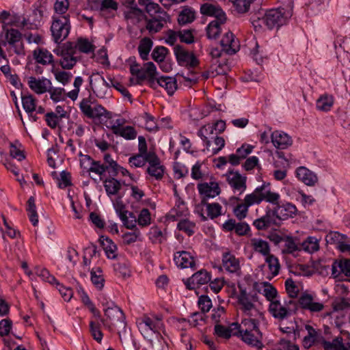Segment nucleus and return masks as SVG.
Here are the masks:
<instances>
[{
	"mask_svg": "<svg viewBox=\"0 0 350 350\" xmlns=\"http://www.w3.org/2000/svg\"><path fill=\"white\" fill-rule=\"evenodd\" d=\"M334 104V98L332 96L324 94L320 96L317 100V109L322 111H328Z\"/></svg>",
	"mask_w": 350,
	"mask_h": 350,
	"instance_id": "f704fd0d",
	"label": "nucleus"
},
{
	"mask_svg": "<svg viewBox=\"0 0 350 350\" xmlns=\"http://www.w3.org/2000/svg\"><path fill=\"white\" fill-rule=\"evenodd\" d=\"M300 245L301 250H303L308 253L315 252L319 249V240L314 237H308Z\"/></svg>",
	"mask_w": 350,
	"mask_h": 350,
	"instance_id": "4c0bfd02",
	"label": "nucleus"
},
{
	"mask_svg": "<svg viewBox=\"0 0 350 350\" xmlns=\"http://www.w3.org/2000/svg\"><path fill=\"white\" fill-rule=\"evenodd\" d=\"M195 18V12L191 9H184L178 15V21L180 25L191 23Z\"/></svg>",
	"mask_w": 350,
	"mask_h": 350,
	"instance_id": "8fccbe9b",
	"label": "nucleus"
},
{
	"mask_svg": "<svg viewBox=\"0 0 350 350\" xmlns=\"http://www.w3.org/2000/svg\"><path fill=\"white\" fill-rule=\"evenodd\" d=\"M75 46V51L77 52V49H79V51L85 53H88L93 51L92 44L87 40L84 39H79L77 44H74Z\"/></svg>",
	"mask_w": 350,
	"mask_h": 350,
	"instance_id": "e2e57ef3",
	"label": "nucleus"
},
{
	"mask_svg": "<svg viewBox=\"0 0 350 350\" xmlns=\"http://www.w3.org/2000/svg\"><path fill=\"white\" fill-rule=\"evenodd\" d=\"M263 295L265 296L267 299L271 302L275 301V300H278L277 295L278 292L271 284L266 282L264 285V289H263Z\"/></svg>",
	"mask_w": 350,
	"mask_h": 350,
	"instance_id": "4d7b16f0",
	"label": "nucleus"
},
{
	"mask_svg": "<svg viewBox=\"0 0 350 350\" xmlns=\"http://www.w3.org/2000/svg\"><path fill=\"white\" fill-rule=\"evenodd\" d=\"M221 206L219 203H207V215L211 219H215L221 214Z\"/></svg>",
	"mask_w": 350,
	"mask_h": 350,
	"instance_id": "13d9d810",
	"label": "nucleus"
},
{
	"mask_svg": "<svg viewBox=\"0 0 350 350\" xmlns=\"http://www.w3.org/2000/svg\"><path fill=\"white\" fill-rule=\"evenodd\" d=\"M296 308V303L290 300L287 306H283L280 301L275 300L269 304V312L276 319L282 321L291 315V312Z\"/></svg>",
	"mask_w": 350,
	"mask_h": 350,
	"instance_id": "39448f33",
	"label": "nucleus"
},
{
	"mask_svg": "<svg viewBox=\"0 0 350 350\" xmlns=\"http://www.w3.org/2000/svg\"><path fill=\"white\" fill-rule=\"evenodd\" d=\"M239 289L237 301L241 312L248 317H262V314L256 306L258 301L257 293L255 291H247L241 286H239Z\"/></svg>",
	"mask_w": 350,
	"mask_h": 350,
	"instance_id": "7ed1b4c3",
	"label": "nucleus"
},
{
	"mask_svg": "<svg viewBox=\"0 0 350 350\" xmlns=\"http://www.w3.org/2000/svg\"><path fill=\"white\" fill-rule=\"evenodd\" d=\"M280 221L275 207L273 209H267L266 214L254 221L253 225L258 230H266L271 225H278Z\"/></svg>",
	"mask_w": 350,
	"mask_h": 350,
	"instance_id": "423d86ee",
	"label": "nucleus"
},
{
	"mask_svg": "<svg viewBox=\"0 0 350 350\" xmlns=\"http://www.w3.org/2000/svg\"><path fill=\"white\" fill-rule=\"evenodd\" d=\"M150 347L148 350H166L167 344L161 334H157L154 339L150 340Z\"/></svg>",
	"mask_w": 350,
	"mask_h": 350,
	"instance_id": "3c124183",
	"label": "nucleus"
},
{
	"mask_svg": "<svg viewBox=\"0 0 350 350\" xmlns=\"http://www.w3.org/2000/svg\"><path fill=\"white\" fill-rule=\"evenodd\" d=\"M273 204L276 205L275 208L280 220H284L288 217H293L297 214V207L290 202L280 204L278 199L277 202Z\"/></svg>",
	"mask_w": 350,
	"mask_h": 350,
	"instance_id": "6ab92c4d",
	"label": "nucleus"
},
{
	"mask_svg": "<svg viewBox=\"0 0 350 350\" xmlns=\"http://www.w3.org/2000/svg\"><path fill=\"white\" fill-rule=\"evenodd\" d=\"M28 85L31 90L38 94L45 93L51 85V81L46 79H36L34 77L28 78Z\"/></svg>",
	"mask_w": 350,
	"mask_h": 350,
	"instance_id": "4be33fe9",
	"label": "nucleus"
},
{
	"mask_svg": "<svg viewBox=\"0 0 350 350\" xmlns=\"http://www.w3.org/2000/svg\"><path fill=\"white\" fill-rule=\"evenodd\" d=\"M271 138L273 146L278 149H286L293 144L291 137L282 131L273 132Z\"/></svg>",
	"mask_w": 350,
	"mask_h": 350,
	"instance_id": "f3484780",
	"label": "nucleus"
},
{
	"mask_svg": "<svg viewBox=\"0 0 350 350\" xmlns=\"http://www.w3.org/2000/svg\"><path fill=\"white\" fill-rule=\"evenodd\" d=\"M80 162L82 167L88 168L89 172L98 175L100 180L107 170L105 165L101 163L100 161L93 160L89 155H83Z\"/></svg>",
	"mask_w": 350,
	"mask_h": 350,
	"instance_id": "9d476101",
	"label": "nucleus"
},
{
	"mask_svg": "<svg viewBox=\"0 0 350 350\" xmlns=\"http://www.w3.org/2000/svg\"><path fill=\"white\" fill-rule=\"evenodd\" d=\"M169 19V16L165 12H159V14L152 16L147 20L146 29L151 33H155L161 30Z\"/></svg>",
	"mask_w": 350,
	"mask_h": 350,
	"instance_id": "4468645a",
	"label": "nucleus"
},
{
	"mask_svg": "<svg viewBox=\"0 0 350 350\" xmlns=\"http://www.w3.org/2000/svg\"><path fill=\"white\" fill-rule=\"evenodd\" d=\"M137 222L141 226H147L150 224V213L148 208H143L139 215Z\"/></svg>",
	"mask_w": 350,
	"mask_h": 350,
	"instance_id": "69168bd1",
	"label": "nucleus"
},
{
	"mask_svg": "<svg viewBox=\"0 0 350 350\" xmlns=\"http://www.w3.org/2000/svg\"><path fill=\"white\" fill-rule=\"evenodd\" d=\"M214 126L208 124L202 126L198 132V135L206 143L209 140L211 135H214Z\"/></svg>",
	"mask_w": 350,
	"mask_h": 350,
	"instance_id": "6e6d98bb",
	"label": "nucleus"
},
{
	"mask_svg": "<svg viewBox=\"0 0 350 350\" xmlns=\"http://www.w3.org/2000/svg\"><path fill=\"white\" fill-rule=\"evenodd\" d=\"M21 99L23 109L27 113H31L36 111V100L32 95L22 96Z\"/></svg>",
	"mask_w": 350,
	"mask_h": 350,
	"instance_id": "a19ab883",
	"label": "nucleus"
},
{
	"mask_svg": "<svg viewBox=\"0 0 350 350\" xmlns=\"http://www.w3.org/2000/svg\"><path fill=\"white\" fill-rule=\"evenodd\" d=\"M152 41L148 38L142 39L138 46V51L143 59H147L148 54L152 46Z\"/></svg>",
	"mask_w": 350,
	"mask_h": 350,
	"instance_id": "79ce46f5",
	"label": "nucleus"
},
{
	"mask_svg": "<svg viewBox=\"0 0 350 350\" xmlns=\"http://www.w3.org/2000/svg\"><path fill=\"white\" fill-rule=\"evenodd\" d=\"M113 268L114 271L124 278L131 275L129 267L126 262H118L114 265Z\"/></svg>",
	"mask_w": 350,
	"mask_h": 350,
	"instance_id": "680f3d73",
	"label": "nucleus"
},
{
	"mask_svg": "<svg viewBox=\"0 0 350 350\" xmlns=\"http://www.w3.org/2000/svg\"><path fill=\"white\" fill-rule=\"evenodd\" d=\"M278 199L280 195L278 193L271 192L267 186L263 185L257 187L252 193L246 195L243 202L234 206L233 213L238 219L242 220L246 217L250 206L260 204L262 200L275 204Z\"/></svg>",
	"mask_w": 350,
	"mask_h": 350,
	"instance_id": "f257e3e1",
	"label": "nucleus"
},
{
	"mask_svg": "<svg viewBox=\"0 0 350 350\" xmlns=\"http://www.w3.org/2000/svg\"><path fill=\"white\" fill-rule=\"evenodd\" d=\"M137 326L142 332L150 330L156 333L163 329V323L162 319L158 316L153 318L145 316L137 322Z\"/></svg>",
	"mask_w": 350,
	"mask_h": 350,
	"instance_id": "6e6552de",
	"label": "nucleus"
},
{
	"mask_svg": "<svg viewBox=\"0 0 350 350\" xmlns=\"http://www.w3.org/2000/svg\"><path fill=\"white\" fill-rule=\"evenodd\" d=\"M299 306L305 310L309 311L311 314L321 312L324 309L323 303L316 301L310 294L303 293L298 299Z\"/></svg>",
	"mask_w": 350,
	"mask_h": 350,
	"instance_id": "0eeeda50",
	"label": "nucleus"
},
{
	"mask_svg": "<svg viewBox=\"0 0 350 350\" xmlns=\"http://www.w3.org/2000/svg\"><path fill=\"white\" fill-rule=\"evenodd\" d=\"M346 239V236L338 232H330L325 237V240L329 244H336L339 245L342 241Z\"/></svg>",
	"mask_w": 350,
	"mask_h": 350,
	"instance_id": "5fc2aeb1",
	"label": "nucleus"
},
{
	"mask_svg": "<svg viewBox=\"0 0 350 350\" xmlns=\"http://www.w3.org/2000/svg\"><path fill=\"white\" fill-rule=\"evenodd\" d=\"M213 141L206 140V147L208 151L213 154H217L225 146V140L221 137H213Z\"/></svg>",
	"mask_w": 350,
	"mask_h": 350,
	"instance_id": "c756f323",
	"label": "nucleus"
},
{
	"mask_svg": "<svg viewBox=\"0 0 350 350\" xmlns=\"http://www.w3.org/2000/svg\"><path fill=\"white\" fill-rule=\"evenodd\" d=\"M220 44L221 51L228 55H233L239 49V43L234 40V36L232 32L226 33L222 38Z\"/></svg>",
	"mask_w": 350,
	"mask_h": 350,
	"instance_id": "dca6fc26",
	"label": "nucleus"
},
{
	"mask_svg": "<svg viewBox=\"0 0 350 350\" xmlns=\"http://www.w3.org/2000/svg\"><path fill=\"white\" fill-rule=\"evenodd\" d=\"M251 246L252 249L262 256H267L270 255V247L267 241L258 238L251 239Z\"/></svg>",
	"mask_w": 350,
	"mask_h": 350,
	"instance_id": "cd10ccee",
	"label": "nucleus"
},
{
	"mask_svg": "<svg viewBox=\"0 0 350 350\" xmlns=\"http://www.w3.org/2000/svg\"><path fill=\"white\" fill-rule=\"evenodd\" d=\"M102 271L100 268H96V270L91 271V281L93 284L98 288L102 289L104 286L105 280L101 274Z\"/></svg>",
	"mask_w": 350,
	"mask_h": 350,
	"instance_id": "a18cd8bd",
	"label": "nucleus"
},
{
	"mask_svg": "<svg viewBox=\"0 0 350 350\" xmlns=\"http://www.w3.org/2000/svg\"><path fill=\"white\" fill-rule=\"evenodd\" d=\"M227 176V181L234 191L241 194L246 189V177L241 176L239 172H229Z\"/></svg>",
	"mask_w": 350,
	"mask_h": 350,
	"instance_id": "2eb2a0df",
	"label": "nucleus"
},
{
	"mask_svg": "<svg viewBox=\"0 0 350 350\" xmlns=\"http://www.w3.org/2000/svg\"><path fill=\"white\" fill-rule=\"evenodd\" d=\"M75 46H72L71 50L64 53V55L59 60V64L64 69H71L77 64L78 57L76 55Z\"/></svg>",
	"mask_w": 350,
	"mask_h": 350,
	"instance_id": "393cba45",
	"label": "nucleus"
},
{
	"mask_svg": "<svg viewBox=\"0 0 350 350\" xmlns=\"http://www.w3.org/2000/svg\"><path fill=\"white\" fill-rule=\"evenodd\" d=\"M71 29L70 15H53L51 25L53 40L57 44L61 43L68 36Z\"/></svg>",
	"mask_w": 350,
	"mask_h": 350,
	"instance_id": "20e7f679",
	"label": "nucleus"
},
{
	"mask_svg": "<svg viewBox=\"0 0 350 350\" xmlns=\"http://www.w3.org/2000/svg\"><path fill=\"white\" fill-rule=\"evenodd\" d=\"M130 72L133 76H135L136 83L140 85L146 79V73L144 68V66L140 68L139 65L133 62L130 66Z\"/></svg>",
	"mask_w": 350,
	"mask_h": 350,
	"instance_id": "72a5a7b5",
	"label": "nucleus"
},
{
	"mask_svg": "<svg viewBox=\"0 0 350 350\" xmlns=\"http://www.w3.org/2000/svg\"><path fill=\"white\" fill-rule=\"evenodd\" d=\"M222 266L229 273H237L240 270V262L233 254L224 252L222 255Z\"/></svg>",
	"mask_w": 350,
	"mask_h": 350,
	"instance_id": "aec40b11",
	"label": "nucleus"
},
{
	"mask_svg": "<svg viewBox=\"0 0 350 350\" xmlns=\"http://www.w3.org/2000/svg\"><path fill=\"white\" fill-rule=\"evenodd\" d=\"M113 133L116 135H120L127 140L135 139L137 132L133 126H127L123 128L114 127Z\"/></svg>",
	"mask_w": 350,
	"mask_h": 350,
	"instance_id": "2f4dec72",
	"label": "nucleus"
},
{
	"mask_svg": "<svg viewBox=\"0 0 350 350\" xmlns=\"http://www.w3.org/2000/svg\"><path fill=\"white\" fill-rule=\"evenodd\" d=\"M144 68L146 72V79L149 85L153 89H157L160 86V77H158L156 66L152 62L144 64Z\"/></svg>",
	"mask_w": 350,
	"mask_h": 350,
	"instance_id": "a211bd4d",
	"label": "nucleus"
},
{
	"mask_svg": "<svg viewBox=\"0 0 350 350\" xmlns=\"http://www.w3.org/2000/svg\"><path fill=\"white\" fill-rule=\"evenodd\" d=\"M198 189L203 196L202 203L206 204L208 198H214L220 193V188L216 182L203 183L198 185Z\"/></svg>",
	"mask_w": 350,
	"mask_h": 350,
	"instance_id": "ddd939ff",
	"label": "nucleus"
},
{
	"mask_svg": "<svg viewBox=\"0 0 350 350\" xmlns=\"http://www.w3.org/2000/svg\"><path fill=\"white\" fill-rule=\"evenodd\" d=\"M167 53V48L164 46H157L154 49L151 55L155 62L161 63L164 61Z\"/></svg>",
	"mask_w": 350,
	"mask_h": 350,
	"instance_id": "bf43d9fd",
	"label": "nucleus"
},
{
	"mask_svg": "<svg viewBox=\"0 0 350 350\" xmlns=\"http://www.w3.org/2000/svg\"><path fill=\"white\" fill-rule=\"evenodd\" d=\"M147 172L151 176L159 180L162 178L164 174V167L161 164V162H157L154 164L149 165Z\"/></svg>",
	"mask_w": 350,
	"mask_h": 350,
	"instance_id": "c03bdc74",
	"label": "nucleus"
},
{
	"mask_svg": "<svg viewBox=\"0 0 350 350\" xmlns=\"http://www.w3.org/2000/svg\"><path fill=\"white\" fill-rule=\"evenodd\" d=\"M27 211L28 212V216L29 220L32 223L33 226H36L38 224V216L36 211V206L35 204V198L33 196H31L28 201L27 205Z\"/></svg>",
	"mask_w": 350,
	"mask_h": 350,
	"instance_id": "58836bf2",
	"label": "nucleus"
},
{
	"mask_svg": "<svg viewBox=\"0 0 350 350\" xmlns=\"http://www.w3.org/2000/svg\"><path fill=\"white\" fill-rule=\"evenodd\" d=\"M104 187L108 196H114L118 194L122 188L121 183L113 176L106 178L104 181Z\"/></svg>",
	"mask_w": 350,
	"mask_h": 350,
	"instance_id": "c85d7f7f",
	"label": "nucleus"
},
{
	"mask_svg": "<svg viewBox=\"0 0 350 350\" xmlns=\"http://www.w3.org/2000/svg\"><path fill=\"white\" fill-rule=\"evenodd\" d=\"M90 331L94 339L98 342H100L103 339V334L100 329V325L98 323L96 324L94 321H90Z\"/></svg>",
	"mask_w": 350,
	"mask_h": 350,
	"instance_id": "774afa93",
	"label": "nucleus"
},
{
	"mask_svg": "<svg viewBox=\"0 0 350 350\" xmlns=\"http://www.w3.org/2000/svg\"><path fill=\"white\" fill-rule=\"evenodd\" d=\"M211 281V274L206 270L202 269L191 275L185 282V284L189 290L195 289L201 285L207 284Z\"/></svg>",
	"mask_w": 350,
	"mask_h": 350,
	"instance_id": "9b49d317",
	"label": "nucleus"
},
{
	"mask_svg": "<svg viewBox=\"0 0 350 350\" xmlns=\"http://www.w3.org/2000/svg\"><path fill=\"white\" fill-rule=\"evenodd\" d=\"M141 233L137 228H135L132 232H126L122 235L123 241L126 245H130L136 242L140 237Z\"/></svg>",
	"mask_w": 350,
	"mask_h": 350,
	"instance_id": "338daca9",
	"label": "nucleus"
},
{
	"mask_svg": "<svg viewBox=\"0 0 350 350\" xmlns=\"http://www.w3.org/2000/svg\"><path fill=\"white\" fill-rule=\"evenodd\" d=\"M284 247L282 252L285 254H293L295 252L301 250V245L297 242V239L292 237H284Z\"/></svg>",
	"mask_w": 350,
	"mask_h": 350,
	"instance_id": "473e14b6",
	"label": "nucleus"
},
{
	"mask_svg": "<svg viewBox=\"0 0 350 350\" xmlns=\"http://www.w3.org/2000/svg\"><path fill=\"white\" fill-rule=\"evenodd\" d=\"M90 99H83L79 105V107L82 113L89 118H91L94 115L92 113L94 106H92Z\"/></svg>",
	"mask_w": 350,
	"mask_h": 350,
	"instance_id": "052dcab7",
	"label": "nucleus"
},
{
	"mask_svg": "<svg viewBox=\"0 0 350 350\" xmlns=\"http://www.w3.org/2000/svg\"><path fill=\"white\" fill-rule=\"evenodd\" d=\"M242 320L241 325L245 327L248 331L251 332L252 330L256 331L258 334L261 335V332L258 328L259 321L258 317H249Z\"/></svg>",
	"mask_w": 350,
	"mask_h": 350,
	"instance_id": "de8ad7c7",
	"label": "nucleus"
},
{
	"mask_svg": "<svg viewBox=\"0 0 350 350\" xmlns=\"http://www.w3.org/2000/svg\"><path fill=\"white\" fill-rule=\"evenodd\" d=\"M238 336L248 345L256 347L258 349H261L263 347L261 340L255 337L247 329H245V330H239Z\"/></svg>",
	"mask_w": 350,
	"mask_h": 350,
	"instance_id": "bb28decb",
	"label": "nucleus"
},
{
	"mask_svg": "<svg viewBox=\"0 0 350 350\" xmlns=\"http://www.w3.org/2000/svg\"><path fill=\"white\" fill-rule=\"evenodd\" d=\"M325 350H345V345L342 343V338L337 337L332 342L325 341L323 342Z\"/></svg>",
	"mask_w": 350,
	"mask_h": 350,
	"instance_id": "864d4df0",
	"label": "nucleus"
},
{
	"mask_svg": "<svg viewBox=\"0 0 350 350\" xmlns=\"http://www.w3.org/2000/svg\"><path fill=\"white\" fill-rule=\"evenodd\" d=\"M200 10L203 14L215 16V20L226 21V14L218 6L210 3H204L201 6Z\"/></svg>",
	"mask_w": 350,
	"mask_h": 350,
	"instance_id": "b1692460",
	"label": "nucleus"
},
{
	"mask_svg": "<svg viewBox=\"0 0 350 350\" xmlns=\"http://www.w3.org/2000/svg\"><path fill=\"white\" fill-rule=\"evenodd\" d=\"M160 87L163 88L169 95H172L177 89L176 79L171 77H161Z\"/></svg>",
	"mask_w": 350,
	"mask_h": 350,
	"instance_id": "c9c22d12",
	"label": "nucleus"
},
{
	"mask_svg": "<svg viewBox=\"0 0 350 350\" xmlns=\"http://www.w3.org/2000/svg\"><path fill=\"white\" fill-rule=\"evenodd\" d=\"M266 262L268 264L269 269L273 277L277 275L279 273L280 265L278 259L273 255L270 254L266 258Z\"/></svg>",
	"mask_w": 350,
	"mask_h": 350,
	"instance_id": "09e8293b",
	"label": "nucleus"
},
{
	"mask_svg": "<svg viewBox=\"0 0 350 350\" xmlns=\"http://www.w3.org/2000/svg\"><path fill=\"white\" fill-rule=\"evenodd\" d=\"M215 334L224 338H230L232 336V328L226 327L224 325L216 324L215 326Z\"/></svg>",
	"mask_w": 350,
	"mask_h": 350,
	"instance_id": "0e129e2a",
	"label": "nucleus"
},
{
	"mask_svg": "<svg viewBox=\"0 0 350 350\" xmlns=\"http://www.w3.org/2000/svg\"><path fill=\"white\" fill-rule=\"evenodd\" d=\"M292 15L293 11L291 6L272 9L267 11L262 17L257 16L256 18H254L252 24L255 28L262 27V25L270 29L274 27L278 28L286 24Z\"/></svg>",
	"mask_w": 350,
	"mask_h": 350,
	"instance_id": "f03ea898",
	"label": "nucleus"
},
{
	"mask_svg": "<svg viewBox=\"0 0 350 350\" xmlns=\"http://www.w3.org/2000/svg\"><path fill=\"white\" fill-rule=\"evenodd\" d=\"M22 38L21 33L15 29H8L5 33V39L7 42L12 46L19 42Z\"/></svg>",
	"mask_w": 350,
	"mask_h": 350,
	"instance_id": "603ef678",
	"label": "nucleus"
},
{
	"mask_svg": "<svg viewBox=\"0 0 350 350\" xmlns=\"http://www.w3.org/2000/svg\"><path fill=\"white\" fill-rule=\"evenodd\" d=\"M102 304L105 307L104 309L105 314L109 320L113 322H119L124 325V314L118 306L111 301H106V302H103Z\"/></svg>",
	"mask_w": 350,
	"mask_h": 350,
	"instance_id": "f8f14e48",
	"label": "nucleus"
},
{
	"mask_svg": "<svg viewBox=\"0 0 350 350\" xmlns=\"http://www.w3.org/2000/svg\"><path fill=\"white\" fill-rule=\"evenodd\" d=\"M297 177L308 186H314L318 181L317 176L305 167H299L296 170Z\"/></svg>",
	"mask_w": 350,
	"mask_h": 350,
	"instance_id": "5701e85b",
	"label": "nucleus"
},
{
	"mask_svg": "<svg viewBox=\"0 0 350 350\" xmlns=\"http://www.w3.org/2000/svg\"><path fill=\"white\" fill-rule=\"evenodd\" d=\"M233 5L234 10L239 14H244L249 11L253 0H229Z\"/></svg>",
	"mask_w": 350,
	"mask_h": 350,
	"instance_id": "37998d69",
	"label": "nucleus"
},
{
	"mask_svg": "<svg viewBox=\"0 0 350 350\" xmlns=\"http://www.w3.org/2000/svg\"><path fill=\"white\" fill-rule=\"evenodd\" d=\"M69 5L68 0H56L53 6L55 10L53 15H69L67 14Z\"/></svg>",
	"mask_w": 350,
	"mask_h": 350,
	"instance_id": "49530a36",
	"label": "nucleus"
},
{
	"mask_svg": "<svg viewBox=\"0 0 350 350\" xmlns=\"http://www.w3.org/2000/svg\"><path fill=\"white\" fill-rule=\"evenodd\" d=\"M225 21L220 20H213L211 21L206 27L207 37L210 39H215L220 34L221 25L224 24Z\"/></svg>",
	"mask_w": 350,
	"mask_h": 350,
	"instance_id": "e433bc0d",
	"label": "nucleus"
},
{
	"mask_svg": "<svg viewBox=\"0 0 350 350\" xmlns=\"http://www.w3.org/2000/svg\"><path fill=\"white\" fill-rule=\"evenodd\" d=\"M33 57L36 62L42 65H48L53 64V56L46 49L43 48H37L33 52Z\"/></svg>",
	"mask_w": 350,
	"mask_h": 350,
	"instance_id": "a878e982",
	"label": "nucleus"
},
{
	"mask_svg": "<svg viewBox=\"0 0 350 350\" xmlns=\"http://www.w3.org/2000/svg\"><path fill=\"white\" fill-rule=\"evenodd\" d=\"M174 260L176 265L180 268H193L195 260L193 257L186 251L177 252L174 254Z\"/></svg>",
	"mask_w": 350,
	"mask_h": 350,
	"instance_id": "412c9836",
	"label": "nucleus"
},
{
	"mask_svg": "<svg viewBox=\"0 0 350 350\" xmlns=\"http://www.w3.org/2000/svg\"><path fill=\"white\" fill-rule=\"evenodd\" d=\"M124 17L127 20H131L133 24L139 23L144 18L142 10L137 8H131L129 10L124 12Z\"/></svg>",
	"mask_w": 350,
	"mask_h": 350,
	"instance_id": "ea45409f",
	"label": "nucleus"
},
{
	"mask_svg": "<svg viewBox=\"0 0 350 350\" xmlns=\"http://www.w3.org/2000/svg\"><path fill=\"white\" fill-rule=\"evenodd\" d=\"M101 244L108 258L115 259L116 258L117 246L108 237H101Z\"/></svg>",
	"mask_w": 350,
	"mask_h": 350,
	"instance_id": "7c9ffc66",
	"label": "nucleus"
},
{
	"mask_svg": "<svg viewBox=\"0 0 350 350\" xmlns=\"http://www.w3.org/2000/svg\"><path fill=\"white\" fill-rule=\"evenodd\" d=\"M174 49L176 59L180 65L194 68L198 64V60L193 53H189L178 45L176 46Z\"/></svg>",
	"mask_w": 350,
	"mask_h": 350,
	"instance_id": "1a4fd4ad",
	"label": "nucleus"
}]
</instances>
